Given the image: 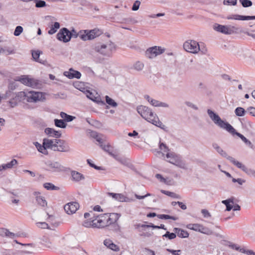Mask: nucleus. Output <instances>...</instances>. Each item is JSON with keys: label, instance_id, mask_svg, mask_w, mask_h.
Listing matches in <instances>:
<instances>
[{"label": "nucleus", "instance_id": "obj_1", "mask_svg": "<svg viewBox=\"0 0 255 255\" xmlns=\"http://www.w3.org/2000/svg\"><path fill=\"white\" fill-rule=\"evenodd\" d=\"M137 111L143 119L148 122L161 129H164L165 128V126L160 121L157 115L154 114L149 108L141 105L137 108Z\"/></svg>", "mask_w": 255, "mask_h": 255}, {"label": "nucleus", "instance_id": "obj_2", "mask_svg": "<svg viewBox=\"0 0 255 255\" xmlns=\"http://www.w3.org/2000/svg\"><path fill=\"white\" fill-rule=\"evenodd\" d=\"M116 49L114 42L109 40L106 42L98 41L92 45V49L103 56H111L113 51Z\"/></svg>", "mask_w": 255, "mask_h": 255}, {"label": "nucleus", "instance_id": "obj_3", "mask_svg": "<svg viewBox=\"0 0 255 255\" xmlns=\"http://www.w3.org/2000/svg\"><path fill=\"white\" fill-rule=\"evenodd\" d=\"M120 217L118 213L101 214L94 219V224L96 228H104L117 222Z\"/></svg>", "mask_w": 255, "mask_h": 255}, {"label": "nucleus", "instance_id": "obj_4", "mask_svg": "<svg viewBox=\"0 0 255 255\" xmlns=\"http://www.w3.org/2000/svg\"><path fill=\"white\" fill-rule=\"evenodd\" d=\"M45 145L53 151L67 152L70 151V148L65 141L60 139H48L45 141Z\"/></svg>", "mask_w": 255, "mask_h": 255}, {"label": "nucleus", "instance_id": "obj_5", "mask_svg": "<svg viewBox=\"0 0 255 255\" xmlns=\"http://www.w3.org/2000/svg\"><path fill=\"white\" fill-rule=\"evenodd\" d=\"M44 96V94L42 92L33 91H22L20 92L19 94V96L21 98H23V100L30 103L42 101L45 99Z\"/></svg>", "mask_w": 255, "mask_h": 255}, {"label": "nucleus", "instance_id": "obj_6", "mask_svg": "<svg viewBox=\"0 0 255 255\" xmlns=\"http://www.w3.org/2000/svg\"><path fill=\"white\" fill-rule=\"evenodd\" d=\"M183 48L187 52L197 54L200 51L202 54H206L207 49L202 48L198 42L194 40H188L183 44Z\"/></svg>", "mask_w": 255, "mask_h": 255}, {"label": "nucleus", "instance_id": "obj_7", "mask_svg": "<svg viewBox=\"0 0 255 255\" xmlns=\"http://www.w3.org/2000/svg\"><path fill=\"white\" fill-rule=\"evenodd\" d=\"M103 31L102 29L95 28L91 30H81L78 33L79 37L83 41L92 40L100 36Z\"/></svg>", "mask_w": 255, "mask_h": 255}, {"label": "nucleus", "instance_id": "obj_8", "mask_svg": "<svg viewBox=\"0 0 255 255\" xmlns=\"http://www.w3.org/2000/svg\"><path fill=\"white\" fill-rule=\"evenodd\" d=\"M166 157L168 159L166 161L173 165H176L183 169L187 170L188 169L187 165L186 162L183 160L181 156L175 152H171L167 153Z\"/></svg>", "mask_w": 255, "mask_h": 255}, {"label": "nucleus", "instance_id": "obj_9", "mask_svg": "<svg viewBox=\"0 0 255 255\" xmlns=\"http://www.w3.org/2000/svg\"><path fill=\"white\" fill-rule=\"evenodd\" d=\"M213 29L220 33L226 35H231L242 32L240 28L231 25H221L215 23Z\"/></svg>", "mask_w": 255, "mask_h": 255}, {"label": "nucleus", "instance_id": "obj_10", "mask_svg": "<svg viewBox=\"0 0 255 255\" xmlns=\"http://www.w3.org/2000/svg\"><path fill=\"white\" fill-rule=\"evenodd\" d=\"M207 113L210 119L214 123L220 128L226 129L227 131L231 125L227 122L223 121L220 117L212 110L208 109Z\"/></svg>", "mask_w": 255, "mask_h": 255}, {"label": "nucleus", "instance_id": "obj_11", "mask_svg": "<svg viewBox=\"0 0 255 255\" xmlns=\"http://www.w3.org/2000/svg\"><path fill=\"white\" fill-rule=\"evenodd\" d=\"M165 49L160 46H154L148 48L145 52V56L149 59H153L164 53Z\"/></svg>", "mask_w": 255, "mask_h": 255}, {"label": "nucleus", "instance_id": "obj_12", "mask_svg": "<svg viewBox=\"0 0 255 255\" xmlns=\"http://www.w3.org/2000/svg\"><path fill=\"white\" fill-rule=\"evenodd\" d=\"M72 37V33L67 28H63L57 34V38L64 42L69 41Z\"/></svg>", "mask_w": 255, "mask_h": 255}, {"label": "nucleus", "instance_id": "obj_13", "mask_svg": "<svg viewBox=\"0 0 255 255\" xmlns=\"http://www.w3.org/2000/svg\"><path fill=\"white\" fill-rule=\"evenodd\" d=\"M47 170L53 172H60L65 170V167L59 162L49 161L46 163Z\"/></svg>", "mask_w": 255, "mask_h": 255}, {"label": "nucleus", "instance_id": "obj_14", "mask_svg": "<svg viewBox=\"0 0 255 255\" xmlns=\"http://www.w3.org/2000/svg\"><path fill=\"white\" fill-rule=\"evenodd\" d=\"M213 148L219 153L222 156L226 158L232 164H234L237 161L234 158L228 155L227 152L224 151L218 144L214 143L212 144Z\"/></svg>", "mask_w": 255, "mask_h": 255}, {"label": "nucleus", "instance_id": "obj_15", "mask_svg": "<svg viewBox=\"0 0 255 255\" xmlns=\"http://www.w3.org/2000/svg\"><path fill=\"white\" fill-rule=\"evenodd\" d=\"M144 97L152 106L163 108L169 107V105L167 103L153 99L147 95H145Z\"/></svg>", "mask_w": 255, "mask_h": 255}, {"label": "nucleus", "instance_id": "obj_16", "mask_svg": "<svg viewBox=\"0 0 255 255\" xmlns=\"http://www.w3.org/2000/svg\"><path fill=\"white\" fill-rule=\"evenodd\" d=\"M79 208V205L76 202H71L64 206V210L68 214L75 213Z\"/></svg>", "mask_w": 255, "mask_h": 255}, {"label": "nucleus", "instance_id": "obj_17", "mask_svg": "<svg viewBox=\"0 0 255 255\" xmlns=\"http://www.w3.org/2000/svg\"><path fill=\"white\" fill-rule=\"evenodd\" d=\"M19 81L22 84L32 88H35L38 85L37 81L32 78H29L26 76H23L19 79Z\"/></svg>", "mask_w": 255, "mask_h": 255}, {"label": "nucleus", "instance_id": "obj_18", "mask_svg": "<svg viewBox=\"0 0 255 255\" xmlns=\"http://www.w3.org/2000/svg\"><path fill=\"white\" fill-rule=\"evenodd\" d=\"M227 131L233 135H236L239 136L247 145H248L250 146L252 145V142L249 140H248L243 134L236 131V129L232 126L229 127Z\"/></svg>", "mask_w": 255, "mask_h": 255}, {"label": "nucleus", "instance_id": "obj_19", "mask_svg": "<svg viewBox=\"0 0 255 255\" xmlns=\"http://www.w3.org/2000/svg\"><path fill=\"white\" fill-rule=\"evenodd\" d=\"M226 18L228 20L234 19L237 20H249L255 19V16H245L239 14H232L227 16Z\"/></svg>", "mask_w": 255, "mask_h": 255}, {"label": "nucleus", "instance_id": "obj_20", "mask_svg": "<svg viewBox=\"0 0 255 255\" xmlns=\"http://www.w3.org/2000/svg\"><path fill=\"white\" fill-rule=\"evenodd\" d=\"M235 166L237 167L238 168L242 170L244 172L247 173L249 175L254 176L255 174V170L248 168L244 164H242L241 162L236 161L235 164H234Z\"/></svg>", "mask_w": 255, "mask_h": 255}, {"label": "nucleus", "instance_id": "obj_21", "mask_svg": "<svg viewBox=\"0 0 255 255\" xmlns=\"http://www.w3.org/2000/svg\"><path fill=\"white\" fill-rule=\"evenodd\" d=\"M64 74L69 79H73L74 78L80 79L81 76L80 72L78 71H75L72 68L70 69L69 71L65 72Z\"/></svg>", "mask_w": 255, "mask_h": 255}, {"label": "nucleus", "instance_id": "obj_22", "mask_svg": "<svg viewBox=\"0 0 255 255\" xmlns=\"http://www.w3.org/2000/svg\"><path fill=\"white\" fill-rule=\"evenodd\" d=\"M47 140V138H44L43 140V143L42 145L38 143V142H34V144L38 150L39 152L45 154L47 155L48 154V151L47 150V149H48V147L45 145V141Z\"/></svg>", "mask_w": 255, "mask_h": 255}, {"label": "nucleus", "instance_id": "obj_23", "mask_svg": "<svg viewBox=\"0 0 255 255\" xmlns=\"http://www.w3.org/2000/svg\"><path fill=\"white\" fill-rule=\"evenodd\" d=\"M159 149L161 151H162L163 152H161L160 151H158L156 152V155L160 158H164V152L169 153V149L168 147L166 146V144H165L163 143L160 142L159 143Z\"/></svg>", "mask_w": 255, "mask_h": 255}, {"label": "nucleus", "instance_id": "obj_24", "mask_svg": "<svg viewBox=\"0 0 255 255\" xmlns=\"http://www.w3.org/2000/svg\"><path fill=\"white\" fill-rule=\"evenodd\" d=\"M44 132L49 136L51 137L58 138L61 136V133L60 131L55 130L54 129L52 128H46L45 129Z\"/></svg>", "mask_w": 255, "mask_h": 255}, {"label": "nucleus", "instance_id": "obj_25", "mask_svg": "<svg viewBox=\"0 0 255 255\" xmlns=\"http://www.w3.org/2000/svg\"><path fill=\"white\" fill-rule=\"evenodd\" d=\"M0 236L13 239L17 236L13 233L10 232L7 229L1 228H0Z\"/></svg>", "mask_w": 255, "mask_h": 255}, {"label": "nucleus", "instance_id": "obj_26", "mask_svg": "<svg viewBox=\"0 0 255 255\" xmlns=\"http://www.w3.org/2000/svg\"><path fill=\"white\" fill-rule=\"evenodd\" d=\"M71 175L72 180L76 182H79L85 179V177L82 174L76 171H71Z\"/></svg>", "mask_w": 255, "mask_h": 255}, {"label": "nucleus", "instance_id": "obj_27", "mask_svg": "<svg viewBox=\"0 0 255 255\" xmlns=\"http://www.w3.org/2000/svg\"><path fill=\"white\" fill-rule=\"evenodd\" d=\"M34 195L35 197L36 200L39 205L44 207L47 205V202L44 197L40 196V193L37 192H34Z\"/></svg>", "mask_w": 255, "mask_h": 255}, {"label": "nucleus", "instance_id": "obj_28", "mask_svg": "<svg viewBox=\"0 0 255 255\" xmlns=\"http://www.w3.org/2000/svg\"><path fill=\"white\" fill-rule=\"evenodd\" d=\"M41 53V52L39 50L33 51L32 53V56L35 61L38 62L43 65H46L47 61L46 60H41L39 58Z\"/></svg>", "mask_w": 255, "mask_h": 255}, {"label": "nucleus", "instance_id": "obj_29", "mask_svg": "<svg viewBox=\"0 0 255 255\" xmlns=\"http://www.w3.org/2000/svg\"><path fill=\"white\" fill-rule=\"evenodd\" d=\"M173 231L180 238H185L188 237L189 236L188 233L187 231L183 230V229L175 228H174Z\"/></svg>", "mask_w": 255, "mask_h": 255}, {"label": "nucleus", "instance_id": "obj_30", "mask_svg": "<svg viewBox=\"0 0 255 255\" xmlns=\"http://www.w3.org/2000/svg\"><path fill=\"white\" fill-rule=\"evenodd\" d=\"M109 195L117 201L120 202L127 201V198L122 194L109 193Z\"/></svg>", "mask_w": 255, "mask_h": 255}, {"label": "nucleus", "instance_id": "obj_31", "mask_svg": "<svg viewBox=\"0 0 255 255\" xmlns=\"http://www.w3.org/2000/svg\"><path fill=\"white\" fill-rule=\"evenodd\" d=\"M222 203L226 205V210L228 211H231L233 208L234 204V198H229L227 200H223Z\"/></svg>", "mask_w": 255, "mask_h": 255}, {"label": "nucleus", "instance_id": "obj_32", "mask_svg": "<svg viewBox=\"0 0 255 255\" xmlns=\"http://www.w3.org/2000/svg\"><path fill=\"white\" fill-rule=\"evenodd\" d=\"M104 245L107 247L108 248L113 250V251H118L119 250V248L117 245L114 244L112 241L110 240H106L104 242Z\"/></svg>", "mask_w": 255, "mask_h": 255}, {"label": "nucleus", "instance_id": "obj_33", "mask_svg": "<svg viewBox=\"0 0 255 255\" xmlns=\"http://www.w3.org/2000/svg\"><path fill=\"white\" fill-rule=\"evenodd\" d=\"M60 117L64 119V121L67 122H71L75 118V117L67 115L66 113L63 112L60 113Z\"/></svg>", "mask_w": 255, "mask_h": 255}, {"label": "nucleus", "instance_id": "obj_34", "mask_svg": "<svg viewBox=\"0 0 255 255\" xmlns=\"http://www.w3.org/2000/svg\"><path fill=\"white\" fill-rule=\"evenodd\" d=\"M59 23L58 22H55L53 25H52L50 30L48 31V34L52 35L55 33L57 31V30L59 28Z\"/></svg>", "mask_w": 255, "mask_h": 255}, {"label": "nucleus", "instance_id": "obj_35", "mask_svg": "<svg viewBox=\"0 0 255 255\" xmlns=\"http://www.w3.org/2000/svg\"><path fill=\"white\" fill-rule=\"evenodd\" d=\"M17 163V161L13 159L10 162L2 165V169L3 170H5L8 168H11L14 165H16Z\"/></svg>", "mask_w": 255, "mask_h": 255}, {"label": "nucleus", "instance_id": "obj_36", "mask_svg": "<svg viewBox=\"0 0 255 255\" xmlns=\"http://www.w3.org/2000/svg\"><path fill=\"white\" fill-rule=\"evenodd\" d=\"M186 227L190 230L199 232L200 228H201V224H188Z\"/></svg>", "mask_w": 255, "mask_h": 255}, {"label": "nucleus", "instance_id": "obj_37", "mask_svg": "<svg viewBox=\"0 0 255 255\" xmlns=\"http://www.w3.org/2000/svg\"><path fill=\"white\" fill-rule=\"evenodd\" d=\"M54 124L57 127L63 128H65L67 126V124L62 120L55 119L54 120Z\"/></svg>", "mask_w": 255, "mask_h": 255}, {"label": "nucleus", "instance_id": "obj_38", "mask_svg": "<svg viewBox=\"0 0 255 255\" xmlns=\"http://www.w3.org/2000/svg\"><path fill=\"white\" fill-rule=\"evenodd\" d=\"M88 133L90 136L96 139V140L98 142H99L100 143L102 142L101 138L99 136V135L97 132H96L95 131L89 130Z\"/></svg>", "mask_w": 255, "mask_h": 255}, {"label": "nucleus", "instance_id": "obj_39", "mask_svg": "<svg viewBox=\"0 0 255 255\" xmlns=\"http://www.w3.org/2000/svg\"><path fill=\"white\" fill-rule=\"evenodd\" d=\"M161 192L163 193V194H164L168 196H170L171 197H172L173 198H176V199H180L181 198L180 195H179L178 194H177L174 192H171L165 191V190H162Z\"/></svg>", "mask_w": 255, "mask_h": 255}, {"label": "nucleus", "instance_id": "obj_40", "mask_svg": "<svg viewBox=\"0 0 255 255\" xmlns=\"http://www.w3.org/2000/svg\"><path fill=\"white\" fill-rule=\"evenodd\" d=\"M94 219L92 220H85L82 223V226L86 227V228H96L95 227V224Z\"/></svg>", "mask_w": 255, "mask_h": 255}, {"label": "nucleus", "instance_id": "obj_41", "mask_svg": "<svg viewBox=\"0 0 255 255\" xmlns=\"http://www.w3.org/2000/svg\"><path fill=\"white\" fill-rule=\"evenodd\" d=\"M199 232L202 233L206 235H211L213 234V232L212 230L209 229L208 228L204 227L203 225H201V228H200Z\"/></svg>", "mask_w": 255, "mask_h": 255}, {"label": "nucleus", "instance_id": "obj_42", "mask_svg": "<svg viewBox=\"0 0 255 255\" xmlns=\"http://www.w3.org/2000/svg\"><path fill=\"white\" fill-rule=\"evenodd\" d=\"M235 113L237 116L242 117L245 114V109L242 107H238L235 109Z\"/></svg>", "mask_w": 255, "mask_h": 255}, {"label": "nucleus", "instance_id": "obj_43", "mask_svg": "<svg viewBox=\"0 0 255 255\" xmlns=\"http://www.w3.org/2000/svg\"><path fill=\"white\" fill-rule=\"evenodd\" d=\"M106 103L110 106L113 107H116L117 106V103L115 102L114 100L109 97L108 96L105 97Z\"/></svg>", "mask_w": 255, "mask_h": 255}, {"label": "nucleus", "instance_id": "obj_44", "mask_svg": "<svg viewBox=\"0 0 255 255\" xmlns=\"http://www.w3.org/2000/svg\"><path fill=\"white\" fill-rule=\"evenodd\" d=\"M43 186L47 190H57L59 189V187L55 186L54 184L51 183H45L43 184Z\"/></svg>", "mask_w": 255, "mask_h": 255}, {"label": "nucleus", "instance_id": "obj_45", "mask_svg": "<svg viewBox=\"0 0 255 255\" xmlns=\"http://www.w3.org/2000/svg\"><path fill=\"white\" fill-rule=\"evenodd\" d=\"M117 161L126 166H129L130 165L129 159L125 157H121L119 156V158H117Z\"/></svg>", "mask_w": 255, "mask_h": 255}, {"label": "nucleus", "instance_id": "obj_46", "mask_svg": "<svg viewBox=\"0 0 255 255\" xmlns=\"http://www.w3.org/2000/svg\"><path fill=\"white\" fill-rule=\"evenodd\" d=\"M239 1L244 7H248L253 5V2L250 0H239Z\"/></svg>", "mask_w": 255, "mask_h": 255}, {"label": "nucleus", "instance_id": "obj_47", "mask_svg": "<svg viewBox=\"0 0 255 255\" xmlns=\"http://www.w3.org/2000/svg\"><path fill=\"white\" fill-rule=\"evenodd\" d=\"M157 217L160 219H166H166H172L174 221L177 220V218H176L174 216H169L168 215H164V214L157 215Z\"/></svg>", "mask_w": 255, "mask_h": 255}, {"label": "nucleus", "instance_id": "obj_48", "mask_svg": "<svg viewBox=\"0 0 255 255\" xmlns=\"http://www.w3.org/2000/svg\"><path fill=\"white\" fill-rule=\"evenodd\" d=\"M163 237L167 238L169 240H172L176 238V234L175 233H170L167 231L166 233L163 236Z\"/></svg>", "mask_w": 255, "mask_h": 255}, {"label": "nucleus", "instance_id": "obj_49", "mask_svg": "<svg viewBox=\"0 0 255 255\" xmlns=\"http://www.w3.org/2000/svg\"><path fill=\"white\" fill-rule=\"evenodd\" d=\"M237 0H224L223 4L225 5H236Z\"/></svg>", "mask_w": 255, "mask_h": 255}, {"label": "nucleus", "instance_id": "obj_50", "mask_svg": "<svg viewBox=\"0 0 255 255\" xmlns=\"http://www.w3.org/2000/svg\"><path fill=\"white\" fill-rule=\"evenodd\" d=\"M144 67L143 63L140 61H137L134 65V68L137 71H141Z\"/></svg>", "mask_w": 255, "mask_h": 255}, {"label": "nucleus", "instance_id": "obj_51", "mask_svg": "<svg viewBox=\"0 0 255 255\" xmlns=\"http://www.w3.org/2000/svg\"><path fill=\"white\" fill-rule=\"evenodd\" d=\"M240 252L241 253L246 254L248 255H255V252H254L253 250H247L244 248H242L240 250Z\"/></svg>", "mask_w": 255, "mask_h": 255}, {"label": "nucleus", "instance_id": "obj_52", "mask_svg": "<svg viewBox=\"0 0 255 255\" xmlns=\"http://www.w3.org/2000/svg\"><path fill=\"white\" fill-rule=\"evenodd\" d=\"M23 31V28L21 26L16 27L14 31V35L16 36H19Z\"/></svg>", "mask_w": 255, "mask_h": 255}, {"label": "nucleus", "instance_id": "obj_53", "mask_svg": "<svg viewBox=\"0 0 255 255\" xmlns=\"http://www.w3.org/2000/svg\"><path fill=\"white\" fill-rule=\"evenodd\" d=\"M36 225L38 227L41 229L48 228V225L45 222H38L36 223Z\"/></svg>", "mask_w": 255, "mask_h": 255}, {"label": "nucleus", "instance_id": "obj_54", "mask_svg": "<svg viewBox=\"0 0 255 255\" xmlns=\"http://www.w3.org/2000/svg\"><path fill=\"white\" fill-rule=\"evenodd\" d=\"M45 5H46V2L44 0H39L36 1L35 6L37 7H44V6H45Z\"/></svg>", "mask_w": 255, "mask_h": 255}, {"label": "nucleus", "instance_id": "obj_55", "mask_svg": "<svg viewBox=\"0 0 255 255\" xmlns=\"http://www.w3.org/2000/svg\"><path fill=\"white\" fill-rule=\"evenodd\" d=\"M88 93H89V94H88V95H87V97H88V98H89L90 99L92 100V101H95V102H96L97 103H101H101H103V104L104 103V102H102V101H100V100H96V98H95V97L93 96V94H92V93H91V92H88Z\"/></svg>", "mask_w": 255, "mask_h": 255}, {"label": "nucleus", "instance_id": "obj_56", "mask_svg": "<svg viewBox=\"0 0 255 255\" xmlns=\"http://www.w3.org/2000/svg\"><path fill=\"white\" fill-rule=\"evenodd\" d=\"M140 4V2L139 0H136L132 7V10L134 11H136L138 9L139 5Z\"/></svg>", "mask_w": 255, "mask_h": 255}, {"label": "nucleus", "instance_id": "obj_57", "mask_svg": "<svg viewBox=\"0 0 255 255\" xmlns=\"http://www.w3.org/2000/svg\"><path fill=\"white\" fill-rule=\"evenodd\" d=\"M185 105L187 106L190 107L195 110H197L198 109V107L196 105L194 104L193 103H192L190 102H186Z\"/></svg>", "mask_w": 255, "mask_h": 255}, {"label": "nucleus", "instance_id": "obj_58", "mask_svg": "<svg viewBox=\"0 0 255 255\" xmlns=\"http://www.w3.org/2000/svg\"><path fill=\"white\" fill-rule=\"evenodd\" d=\"M201 213L205 218L210 217L211 216L209 211L206 209H202Z\"/></svg>", "mask_w": 255, "mask_h": 255}, {"label": "nucleus", "instance_id": "obj_59", "mask_svg": "<svg viewBox=\"0 0 255 255\" xmlns=\"http://www.w3.org/2000/svg\"><path fill=\"white\" fill-rule=\"evenodd\" d=\"M247 112H248L253 116L255 117V108L250 107L247 109Z\"/></svg>", "mask_w": 255, "mask_h": 255}, {"label": "nucleus", "instance_id": "obj_60", "mask_svg": "<svg viewBox=\"0 0 255 255\" xmlns=\"http://www.w3.org/2000/svg\"><path fill=\"white\" fill-rule=\"evenodd\" d=\"M166 251L168 252L171 253L173 255H180L178 253L181 252L180 250H173L169 249H167Z\"/></svg>", "mask_w": 255, "mask_h": 255}, {"label": "nucleus", "instance_id": "obj_61", "mask_svg": "<svg viewBox=\"0 0 255 255\" xmlns=\"http://www.w3.org/2000/svg\"><path fill=\"white\" fill-rule=\"evenodd\" d=\"M151 194L150 193H147L144 195H142V196H140V195H138L136 194H135V197H136V198L138 199H143L144 198H145V197H148V196H151Z\"/></svg>", "mask_w": 255, "mask_h": 255}, {"label": "nucleus", "instance_id": "obj_62", "mask_svg": "<svg viewBox=\"0 0 255 255\" xmlns=\"http://www.w3.org/2000/svg\"><path fill=\"white\" fill-rule=\"evenodd\" d=\"M87 163L89 164V165L90 166H91L92 167H93V168H94L95 169H100V167L97 166L96 165H95L94 164L92 163L91 162V160L90 159H87Z\"/></svg>", "mask_w": 255, "mask_h": 255}, {"label": "nucleus", "instance_id": "obj_63", "mask_svg": "<svg viewBox=\"0 0 255 255\" xmlns=\"http://www.w3.org/2000/svg\"><path fill=\"white\" fill-rule=\"evenodd\" d=\"M229 247L233 249H235L237 251H238L240 252V250H241L242 248H240V247L238 246L237 245L232 244L229 245Z\"/></svg>", "mask_w": 255, "mask_h": 255}, {"label": "nucleus", "instance_id": "obj_64", "mask_svg": "<svg viewBox=\"0 0 255 255\" xmlns=\"http://www.w3.org/2000/svg\"><path fill=\"white\" fill-rule=\"evenodd\" d=\"M178 205L180 206V207L183 209V210H186L187 209V206L185 204H183L181 202L178 201L177 202Z\"/></svg>", "mask_w": 255, "mask_h": 255}]
</instances>
